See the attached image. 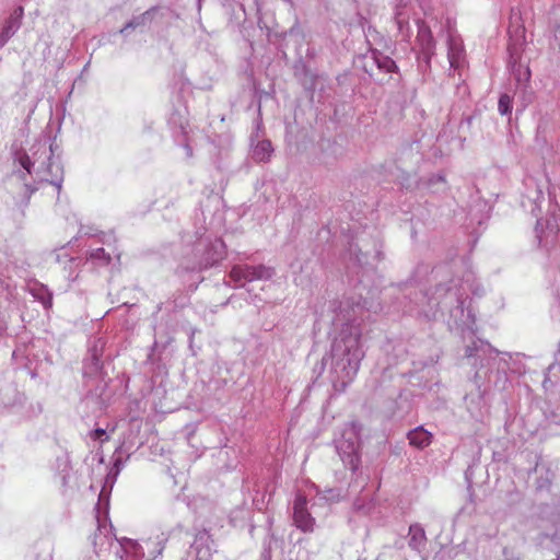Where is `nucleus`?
Here are the masks:
<instances>
[{
	"label": "nucleus",
	"mask_w": 560,
	"mask_h": 560,
	"mask_svg": "<svg viewBox=\"0 0 560 560\" xmlns=\"http://www.w3.org/2000/svg\"><path fill=\"white\" fill-rule=\"evenodd\" d=\"M91 439L98 440L101 443L108 441V436L106 435V431L104 429L97 428L90 434Z\"/></svg>",
	"instance_id": "nucleus-9"
},
{
	"label": "nucleus",
	"mask_w": 560,
	"mask_h": 560,
	"mask_svg": "<svg viewBox=\"0 0 560 560\" xmlns=\"http://www.w3.org/2000/svg\"><path fill=\"white\" fill-rule=\"evenodd\" d=\"M511 58L516 62L520 59V54L513 48H510Z\"/></svg>",
	"instance_id": "nucleus-11"
},
{
	"label": "nucleus",
	"mask_w": 560,
	"mask_h": 560,
	"mask_svg": "<svg viewBox=\"0 0 560 560\" xmlns=\"http://www.w3.org/2000/svg\"><path fill=\"white\" fill-rule=\"evenodd\" d=\"M135 24L133 23H128L126 27H133Z\"/></svg>",
	"instance_id": "nucleus-12"
},
{
	"label": "nucleus",
	"mask_w": 560,
	"mask_h": 560,
	"mask_svg": "<svg viewBox=\"0 0 560 560\" xmlns=\"http://www.w3.org/2000/svg\"><path fill=\"white\" fill-rule=\"evenodd\" d=\"M417 40L421 46L422 52L430 57L434 48V38L430 27L424 23L418 27Z\"/></svg>",
	"instance_id": "nucleus-2"
},
{
	"label": "nucleus",
	"mask_w": 560,
	"mask_h": 560,
	"mask_svg": "<svg viewBox=\"0 0 560 560\" xmlns=\"http://www.w3.org/2000/svg\"><path fill=\"white\" fill-rule=\"evenodd\" d=\"M245 281H254L269 276V271L264 266H244Z\"/></svg>",
	"instance_id": "nucleus-4"
},
{
	"label": "nucleus",
	"mask_w": 560,
	"mask_h": 560,
	"mask_svg": "<svg viewBox=\"0 0 560 560\" xmlns=\"http://www.w3.org/2000/svg\"><path fill=\"white\" fill-rule=\"evenodd\" d=\"M19 163L28 174H31L33 162L26 153H23L19 156Z\"/></svg>",
	"instance_id": "nucleus-8"
},
{
	"label": "nucleus",
	"mask_w": 560,
	"mask_h": 560,
	"mask_svg": "<svg viewBox=\"0 0 560 560\" xmlns=\"http://www.w3.org/2000/svg\"><path fill=\"white\" fill-rule=\"evenodd\" d=\"M498 110L501 115L511 114L512 100L508 94H502L499 98Z\"/></svg>",
	"instance_id": "nucleus-6"
},
{
	"label": "nucleus",
	"mask_w": 560,
	"mask_h": 560,
	"mask_svg": "<svg viewBox=\"0 0 560 560\" xmlns=\"http://www.w3.org/2000/svg\"><path fill=\"white\" fill-rule=\"evenodd\" d=\"M272 152V147L270 141H261L257 144L255 153L259 156L261 161L268 160Z\"/></svg>",
	"instance_id": "nucleus-5"
},
{
	"label": "nucleus",
	"mask_w": 560,
	"mask_h": 560,
	"mask_svg": "<svg viewBox=\"0 0 560 560\" xmlns=\"http://www.w3.org/2000/svg\"><path fill=\"white\" fill-rule=\"evenodd\" d=\"M306 497L299 494L293 505V520L298 528L304 533H311L314 530L315 521L308 513Z\"/></svg>",
	"instance_id": "nucleus-1"
},
{
	"label": "nucleus",
	"mask_w": 560,
	"mask_h": 560,
	"mask_svg": "<svg viewBox=\"0 0 560 560\" xmlns=\"http://www.w3.org/2000/svg\"><path fill=\"white\" fill-rule=\"evenodd\" d=\"M9 37V27L5 30V32L0 36V46L4 45L7 38Z\"/></svg>",
	"instance_id": "nucleus-10"
},
{
	"label": "nucleus",
	"mask_w": 560,
	"mask_h": 560,
	"mask_svg": "<svg viewBox=\"0 0 560 560\" xmlns=\"http://www.w3.org/2000/svg\"><path fill=\"white\" fill-rule=\"evenodd\" d=\"M408 440L410 445L424 448L431 444L432 434L422 427H418L408 433Z\"/></svg>",
	"instance_id": "nucleus-3"
},
{
	"label": "nucleus",
	"mask_w": 560,
	"mask_h": 560,
	"mask_svg": "<svg viewBox=\"0 0 560 560\" xmlns=\"http://www.w3.org/2000/svg\"><path fill=\"white\" fill-rule=\"evenodd\" d=\"M230 277L235 282H240L242 280L245 281L244 266H235L232 268L230 272Z\"/></svg>",
	"instance_id": "nucleus-7"
}]
</instances>
